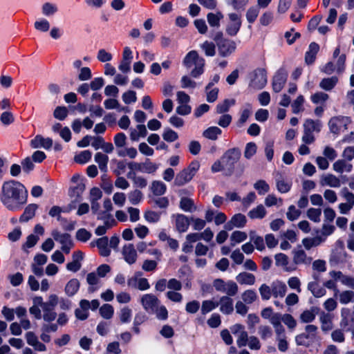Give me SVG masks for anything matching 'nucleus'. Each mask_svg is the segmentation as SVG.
<instances>
[{"mask_svg":"<svg viewBox=\"0 0 354 354\" xmlns=\"http://www.w3.org/2000/svg\"><path fill=\"white\" fill-rule=\"evenodd\" d=\"M241 151L238 148L227 150L221 157V161L227 169H232L241 158Z\"/></svg>","mask_w":354,"mask_h":354,"instance_id":"0eeeda50","label":"nucleus"},{"mask_svg":"<svg viewBox=\"0 0 354 354\" xmlns=\"http://www.w3.org/2000/svg\"><path fill=\"white\" fill-rule=\"evenodd\" d=\"M130 131V138L132 141H138L140 138H145L147 134L144 124H138L136 129H131Z\"/></svg>","mask_w":354,"mask_h":354,"instance_id":"cd10ccee","label":"nucleus"},{"mask_svg":"<svg viewBox=\"0 0 354 354\" xmlns=\"http://www.w3.org/2000/svg\"><path fill=\"white\" fill-rule=\"evenodd\" d=\"M234 99H225L223 102L218 103L216 106V113L221 114L226 113L229 111L230 108L234 105Z\"/></svg>","mask_w":354,"mask_h":354,"instance_id":"58836bf2","label":"nucleus"},{"mask_svg":"<svg viewBox=\"0 0 354 354\" xmlns=\"http://www.w3.org/2000/svg\"><path fill=\"white\" fill-rule=\"evenodd\" d=\"M330 278L338 279L342 284L347 287L354 288V277L344 275L341 271L331 270L328 272Z\"/></svg>","mask_w":354,"mask_h":354,"instance_id":"f3484780","label":"nucleus"},{"mask_svg":"<svg viewBox=\"0 0 354 354\" xmlns=\"http://www.w3.org/2000/svg\"><path fill=\"white\" fill-rule=\"evenodd\" d=\"M92 246L96 245L99 249L100 255L108 257L111 254V250L109 248V239L107 236H103L97 239L95 242H91Z\"/></svg>","mask_w":354,"mask_h":354,"instance_id":"aec40b11","label":"nucleus"},{"mask_svg":"<svg viewBox=\"0 0 354 354\" xmlns=\"http://www.w3.org/2000/svg\"><path fill=\"white\" fill-rule=\"evenodd\" d=\"M219 310L225 315H230L234 311V302L232 297L222 296L220 297L218 301Z\"/></svg>","mask_w":354,"mask_h":354,"instance_id":"dca6fc26","label":"nucleus"},{"mask_svg":"<svg viewBox=\"0 0 354 354\" xmlns=\"http://www.w3.org/2000/svg\"><path fill=\"white\" fill-rule=\"evenodd\" d=\"M221 133L222 131L218 127H210L203 131V136L209 140H216Z\"/></svg>","mask_w":354,"mask_h":354,"instance_id":"4c0bfd02","label":"nucleus"},{"mask_svg":"<svg viewBox=\"0 0 354 354\" xmlns=\"http://www.w3.org/2000/svg\"><path fill=\"white\" fill-rule=\"evenodd\" d=\"M247 234L241 231H234L230 236V241L232 246H235L236 244L240 243L246 240Z\"/></svg>","mask_w":354,"mask_h":354,"instance_id":"37998d69","label":"nucleus"},{"mask_svg":"<svg viewBox=\"0 0 354 354\" xmlns=\"http://www.w3.org/2000/svg\"><path fill=\"white\" fill-rule=\"evenodd\" d=\"M307 288L317 298L322 297L326 294L324 286H320L317 281L309 282Z\"/></svg>","mask_w":354,"mask_h":354,"instance_id":"4be33fe9","label":"nucleus"},{"mask_svg":"<svg viewBox=\"0 0 354 354\" xmlns=\"http://www.w3.org/2000/svg\"><path fill=\"white\" fill-rule=\"evenodd\" d=\"M322 127V122L319 120L306 119L304 123V129L312 133H319Z\"/></svg>","mask_w":354,"mask_h":354,"instance_id":"bb28decb","label":"nucleus"},{"mask_svg":"<svg viewBox=\"0 0 354 354\" xmlns=\"http://www.w3.org/2000/svg\"><path fill=\"white\" fill-rule=\"evenodd\" d=\"M117 154L120 157H129L131 159L135 158L138 155L137 149L133 147H126L122 149H118Z\"/></svg>","mask_w":354,"mask_h":354,"instance_id":"8fccbe9b","label":"nucleus"},{"mask_svg":"<svg viewBox=\"0 0 354 354\" xmlns=\"http://www.w3.org/2000/svg\"><path fill=\"white\" fill-rule=\"evenodd\" d=\"M172 218L175 221V227L178 232H185L188 230L190 223L189 218L186 216L177 214H174Z\"/></svg>","mask_w":354,"mask_h":354,"instance_id":"a211bd4d","label":"nucleus"},{"mask_svg":"<svg viewBox=\"0 0 354 354\" xmlns=\"http://www.w3.org/2000/svg\"><path fill=\"white\" fill-rule=\"evenodd\" d=\"M223 18V15L221 12L216 13L209 12L207 15V20L211 27L218 28L220 26V21Z\"/></svg>","mask_w":354,"mask_h":354,"instance_id":"c9c22d12","label":"nucleus"},{"mask_svg":"<svg viewBox=\"0 0 354 354\" xmlns=\"http://www.w3.org/2000/svg\"><path fill=\"white\" fill-rule=\"evenodd\" d=\"M132 310L128 307L124 306L120 310L119 317L122 323H129L131 319Z\"/></svg>","mask_w":354,"mask_h":354,"instance_id":"603ef678","label":"nucleus"},{"mask_svg":"<svg viewBox=\"0 0 354 354\" xmlns=\"http://www.w3.org/2000/svg\"><path fill=\"white\" fill-rule=\"evenodd\" d=\"M277 266L282 267L286 271L290 272L296 270V267H288V257L283 253H279L274 256Z\"/></svg>","mask_w":354,"mask_h":354,"instance_id":"a878e982","label":"nucleus"},{"mask_svg":"<svg viewBox=\"0 0 354 354\" xmlns=\"http://www.w3.org/2000/svg\"><path fill=\"white\" fill-rule=\"evenodd\" d=\"M292 186V183L289 178H280L277 182L278 190L281 193L288 192Z\"/></svg>","mask_w":354,"mask_h":354,"instance_id":"6e6d98bb","label":"nucleus"},{"mask_svg":"<svg viewBox=\"0 0 354 354\" xmlns=\"http://www.w3.org/2000/svg\"><path fill=\"white\" fill-rule=\"evenodd\" d=\"M151 191L155 195L160 196L165 194L166 191V186L162 182L155 180L152 183Z\"/></svg>","mask_w":354,"mask_h":354,"instance_id":"052dcab7","label":"nucleus"},{"mask_svg":"<svg viewBox=\"0 0 354 354\" xmlns=\"http://www.w3.org/2000/svg\"><path fill=\"white\" fill-rule=\"evenodd\" d=\"M325 239L322 236H315L313 238H305L302 240V244L306 250H310L313 247L319 245Z\"/></svg>","mask_w":354,"mask_h":354,"instance_id":"72a5a7b5","label":"nucleus"},{"mask_svg":"<svg viewBox=\"0 0 354 354\" xmlns=\"http://www.w3.org/2000/svg\"><path fill=\"white\" fill-rule=\"evenodd\" d=\"M322 210L319 208H310L307 211L308 218L315 223H319L321 219Z\"/></svg>","mask_w":354,"mask_h":354,"instance_id":"e2e57ef3","label":"nucleus"},{"mask_svg":"<svg viewBox=\"0 0 354 354\" xmlns=\"http://www.w3.org/2000/svg\"><path fill=\"white\" fill-rule=\"evenodd\" d=\"M250 241H252L256 248L259 251H263L265 249L264 240L263 237L255 234L254 232H250Z\"/></svg>","mask_w":354,"mask_h":354,"instance_id":"13d9d810","label":"nucleus"},{"mask_svg":"<svg viewBox=\"0 0 354 354\" xmlns=\"http://www.w3.org/2000/svg\"><path fill=\"white\" fill-rule=\"evenodd\" d=\"M317 313V310L315 308L305 310L301 313L299 320L304 324L311 323L315 320Z\"/></svg>","mask_w":354,"mask_h":354,"instance_id":"7c9ffc66","label":"nucleus"},{"mask_svg":"<svg viewBox=\"0 0 354 354\" xmlns=\"http://www.w3.org/2000/svg\"><path fill=\"white\" fill-rule=\"evenodd\" d=\"M97 218L103 221V225H98L95 230V234L97 236L105 234L108 230L112 228L117 223L112 216L104 212L98 214Z\"/></svg>","mask_w":354,"mask_h":354,"instance_id":"39448f33","label":"nucleus"},{"mask_svg":"<svg viewBox=\"0 0 354 354\" xmlns=\"http://www.w3.org/2000/svg\"><path fill=\"white\" fill-rule=\"evenodd\" d=\"M328 97L329 96L328 94L320 91L312 95L310 99L314 104H319L325 102L328 100Z\"/></svg>","mask_w":354,"mask_h":354,"instance_id":"774afa93","label":"nucleus"},{"mask_svg":"<svg viewBox=\"0 0 354 354\" xmlns=\"http://www.w3.org/2000/svg\"><path fill=\"white\" fill-rule=\"evenodd\" d=\"M247 222L245 215L242 214H236L234 215L230 221L225 224L224 228L226 230H232L234 227L241 228L243 227Z\"/></svg>","mask_w":354,"mask_h":354,"instance_id":"2eb2a0df","label":"nucleus"},{"mask_svg":"<svg viewBox=\"0 0 354 354\" xmlns=\"http://www.w3.org/2000/svg\"><path fill=\"white\" fill-rule=\"evenodd\" d=\"M212 286L216 292L225 294V296L234 297L239 292L237 283L232 280L225 281L218 278L213 281Z\"/></svg>","mask_w":354,"mask_h":354,"instance_id":"f03ea898","label":"nucleus"},{"mask_svg":"<svg viewBox=\"0 0 354 354\" xmlns=\"http://www.w3.org/2000/svg\"><path fill=\"white\" fill-rule=\"evenodd\" d=\"M53 140L50 138H44L41 135L36 136L34 139L31 140V147L32 148H44L45 149H50L53 146Z\"/></svg>","mask_w":354,"mask_h":354,"instance_id":"6ab92c4d","label":"nucleus"},{"mask_svg":"<svg viewBox=\"0 0 354 354\" xmlns=\"http://www.w3.org/2000/svg\"><path fill=\"white\" fill-rule=\"evenodd\" d=\"M292 261L295 265H310L312 262V258L308 257L306 252L301 249H295L292 252Z\"/></svg>","mask_w":354,"mask_h":354,"instance_id":"4468645a","label":"nucleus"},{"mask_svg":"<svg viewBox=\"0 0 354 354\" xmlns=\"http://www.w3.org/2000/svg\"><path fill=\"white\" fill-rule=\"evenodd\" d=\"M38 208L37 205L32 203L29 204L25 208L24 213L21 215L19 218L20 222H27L35 216V212Z\"/></svg>","mask_w":354,"mask_h":354,"instance_id":"c85d7f7f","label":"nucleus"},{"mask_svg":"<svg viewBox=\"0 0 354 354\" xmlns=\"http://www.w3.org/2000/svg\"><path fill=\"white\" fill-rule=\"evenodd\" d=\"M200 47L207 57H213L216 54V45L212 41H205L200 45Z\"/></svg>","mask_w":354,"mask_h":354,"instance_id":"ea45409f","label":"nucleus"},{"mask_svg":"<svg viewBox=\"0 0 354 354\" xmlns=\"http://www.w3.org/2000/svg\"><path fill=\"white\" fill-rule=\"evenodd\" d=\"M286 285L281 281H275L272 284V292L274 297H283L286 293Z\"/></svg>","mask_w":354,"mask_h":354,"instance_id":"c756f323","label":"nucleus"},{"mask_svg":"<svg viewBox=\"0 0 354 354\" xmlns=\"http://www.w3.org/2000/svg\"><path fill=\"white\" fill-rule=\"evenodd\" d=\"M95 162L98 165L99 169L102 172H106L109 157L104 153L97 152L94 156Z\"/></svg>","mask_w":354,"mask_h":354,"instance_id":"2f4dec72","label":"nucleus"},{"mask_svg":"<svg viewBox=\"0 0 354 354\" xmlns=\"http://www.w3.org/2000/svg\"><path fill=\"white\" fill-rule=\"evenodd\" d=\"M304 102V98L303 95H299L297 99L292 104V112L295 114L299 113L303 111V104Z\"/></svg>","mask_w":354,"mask_h":354,"instance_id":"69168bd1","label":"nucleus"},{"mask_svg":"<svg viewBox=\"0 0 354 354\" xmlns=\"http://www.w3.org/2000/svg\"><path fill=\"white\" fill-rule=\"evenodd\" d=\"M218 53L221 57H227L233 53L236 48V43L229 39H221L217 43Z\"/></svg>","mask_w":354,"mask_h":354,"instance_id":"9b49d317","label":"nucleus"},{"mask_svg":"<svg viewBox=\"0 0 354 354\" xmlns=\"http://www.w3.org/2000/svg\"><path fill=\"white\" fill-rule=\"evenodd\" d=\"M92 156V153L89 150H84L75 154L74 160L79 164H85L88 162Z\"/></svg>","mask_w":354,"mask_h":354,"instance_id":"a19ab883","label":"nucleus"},{"mask_svg":"<svg viewBox=\"0 0 354 354\" xmlns=\"http://www.w3.org/2000/svg\"><path fill=\"white\" fill-rule=\"evenodd\" d=\"M288 77L287 73L283 69H279L273 77L272 88L274 92H280L284 86Z\"/></svg>","mask_w":354,"mask_h":354,"instance_id":"ddd939ff","label":"nucleus"},{"mask_svg":"<svg viewBox=\"0 0 354 354\" xmlns=\"http://www.w3.org/2000/svg\"><path fill=\"white\" fill-rule=\"evenodd\" d=\"M218 306V304H217V301H214L212 299L208 300H204L202 302L201 306V313L203 315H206L208 313L211 312L214 309H215L216 307Z\"/></svg>","mask_w":354,"mask_h":354,"instance_id":"09e8293b","label":"nucleus"},{"mask_svg":"<svg viewBox=\"0 0 354 354\" xmlns=\"http://www.w3.org/2000/svg\"><path fill=\"white\" fill-rule=\"evenodd\" d=\"M58 11L57 6L51 3H45L41 8L42 14L46 17H50Z\"/></svg>","mask_w":354,"mask_h":354,"instance_id":"864d4df0","label":"nucleus"},{"mask_svg":"<svg viewBox=\"0 0 354 354\" xmlns=\"http://www.w3.org/2000/svg\"><path fill=\"white\" fill-rule=\"evenodd\" d=\"M267 84V74L263 68H257L250 74L249 87L254 90L262 89Z\"/></svg>","mask_w":354,"mask_h":354,"instance_id":"7ed1b4c3","label":"nucleus"},{"mask_svg":"<svg viewBox=\"0 0 354 354\" xmlns=\"http://www.w3.org/2000/svg\"><path fill=\"white\" fill-rule=\"evenodd\" d=\"M252 112V106L250 104L245 105L244 109L241 112V115L239 119V125H243L249 118Z\"/></svg>","mask_w":354,"mask_h":354,"instance_id":"680f3d73","label":"nucleus"},{"mask_svg":"<svg viewBox=\"0 0 354 354\" xmlns=\"http://www.w3.org/2000/svg\"><path fill=\"white\" fill-rule=\"evenodd\" d=\"M319 50V46L315 43L310 44L308 50L305 55V62L307 64H313L316 58V55Z\"/></svg>","mask_w":354,"mask_h":354,"instance_id":"393cba45","label":"nucleus"},{"mask_svg":"<svg viewBox=\"0 0 354 354\" xmlns=\"http://www.w3.org/2000/svg\"><path fill=\"white\" fill-rule=\"evenodd\" d=\"M205 62V59L201 57H199L196 60L194 64L195 67L191 72V74L194 77H198L203 73Z\"/></svg>","mask_w":354,"mask_h":354,"instance_id":"49530a36","label":"nucleus"},{"mask_svg":"<svg viewBox=\"0 0 354 354\" xmlns=\"http://www.w3.org/2000/svg\"><path fill=\"white\" fill-rule=\"evenodd\" d=\"M78 178H73V183L75 184L74 185H71L70 187V194L72 196H80L83 191L84 190V185L82 183H78L77 180Z\"/></svg>","mask_w":354,"mask_h":354,"instance_id":"c03bdc74","label":"nucleus"},{"mask_svg":"<svg viewBox=\"0 0 354 354\" xmlns=\"http://www.w3.org/2000/svg\"><path fill=\"white\" fill-rule=\"evenodd\" d=\"M227 16L228 22L225 31L227 35L233 37L236 35L241 27V15L237 13H229Z\"/></svg>","mask_w":354,"mask_h":354,"instance_id":"6e6552de","label":"nucleus"},{"mask_svg":"<svg viewBox=\"0 0 354 354\" xmlns=\"http://www.w3.org/2000/svg\"><path fill=\"white\" fill-rule=\"evenodd\" d=\"M51 236L57 242L62 245L61 249L63 252L66 254L70 252L74 244L69 234L62 233L55 229L51 232Z\"/></svg>","mask_w":354,"mask_h":354,"instance_id":"20e7f679","label":"nucleus"},{"mask_svg":"<svg viewBox=\"0 0 354 354\" xmlns=\"http://www.w3.org/2000/svg\"><path fill=\"white\" fill-rule=\"evenodd\" d=\"M232 333L237 337L236 344L239 348L247 345L248 334L245 330L244 326L241 324H235L231 328Z\"/></svg>","mask_w":354,"mask_h":354,"instance_id":"9d476101","label":"nucleus"},{"mask_svg":"<svg viewBox=\"0 0 354 354\" xmlns=\"http://www.w3.org/2000/svg\"><path fill=\"white\" fill-rule=\"evenodd\" d=\"M140 302L147 312L153 313L160 301L156 296L152 294H145L141 297Z\"/></svg>","mask_w":354,"mask_h":354,"instance_id":"f8f14e48","label":"nucleus"},{"mask_svg":"<svg viewBox=\"0 0 354 354\" xmlns=\"http://www.w3.org/2000/svg\"><path fill=\"white\" fill-rule=\"evenodd\" d=\"M257 150V145L254 142H250L246 144L244 156L247 159H250L256 153Z\"/></svg>","mask_w":354,"mask_h":354,"instance_id":"0e129e2a","label":"nucleus"},{"mask_svg":"<svg viewBox=\"0 0 354 354\" xmlns=\"http://www.w3.org/2000/svg\"><path fill=\"white\" fill-rule=\"evenodd\" d=\"M351 122L349 117L336 116L332 118L328 122L330 131L335 134L339 133L343 130L347 129L348 125Z\"/></svg>","mask_w":354,"mask_h":354,"instance_id":"423d86ee","label":"nucleus"},{"mask_svg":"<svg viewBox=\"0 0 354 354\" xmlns=\"http://www.w3.org/2000/svg\"><path fill=\"white\" fill-rule=\"evenodd\" d=\"M333 170L338 174L349 173L353 169V165L345 160H337L333 165Z\"/></svg>","mask_w":354,"mask_h":354,"instance_id":"412c9836","label":"nucleus"},{"mask_svg":"<svg viewBox=\"0 0 354 354\" xmlns=\"http://www.w3.org/2000/svg\"><path fill=\"white\" fill-rule=\"evenodd\" d=\"M114 144L117 148V151L118 149H124V147L127 142V136L124 133H118L115 135L113 138Z\"/></svg>","mask_w":354,"mask_h":354,"instance_id":"bf43d9fd","label":"nucleus"},{"mask_svg":"<svg viewBox=\"0 0 354 354\" xmlns=\"http://www.w3.org/2000/svg\"><path fill=\"white\" fill-rule=\"evenodd\" d=\"M121 254L124 261L129 265L134 264L137 261L138 253L132 243L124 245L121 250Z\"/></svg>","mask_w":354,"mask_h":354,"instance_id":"1a4fd4ad","label":"nucleus"},{"mask_svg":"<svg viewBox=\"0 0 354 354\" xmlns=\"http://www.w3.org/2000/svg\"><path fill=\"white\" fill-rule=\"evenodd\" d=\"M80 288V282L77 279H71L65 286V292L69 296L72 297L76 294Z\"/></svg>","mask_w":354,"mask_h":354,"instance_id":"f704fd0d","label":"nucleus"},{"mask_svg":"<svg viewBox=\"0 0 354 354\" xmlns=\"http://www.w3.org/2000/svg\"><path fill=\"white\" fill-rule=\"evenodd\" d=\"M236 280L241 285L252 286L254 284L256 278L252 273L243 272L236 275Z\"/></svg>","mask_w":354,"mask_h":354,"instance_id":"b1692460","label":"nucleus"},{"mask_svg":"<svg viewBox=\"0 0 354 354\" xmlns=\"http://www.w3.org/2000/svg\"><path fill=\"white\" fill-rule=\"evenodd\" d=\"M338 78L336 76L324 78L319 83V87L326 91H331L337 84Z\"/></svg>","mask_w":354,"mask_h":354,"instance_id":"473e14b6","label":"nucleus"},{"mask_svg":"<svg viewBox=\"0 0 354 354\" xmlns=\"http://www.w3.org/2000/svg\"><path fill=\"white\" fill-rule=\"evenodd\" d=\"M321 328L323 332L327 333L333 328V316L329 313H322L319 316Z\"/></svg>","mask_w":354,"mask_h":354,"instance_id":"5701e85b","label":"nucleus"},{"mask_svg":"<svg viewBox=\"0 0 354 354\" xmlns=\"http://www.w3.org/2000/svg\"><path fill=\"white\" fill-rule=\"evenodd\" d=\"M100 315L106 319H110L113 317L114 314V308L113 307L109 304H103L100 308Z\"/></svg>","mask_w":354,"mask_h":354,"instance_id":"de8ad7c7","label":"nucleus"},{"mask_svg":"<svg viewBox=\"0 0 354 354\" xmlns=\"http://www.w3.org/2000/svg\"><path fill=\"white\" fill-rule=\"evenodd\" d=\"M34 26L39 31L47 32L50 28V23L45 19H40L35 22Z\"/></svg>","mask_w":354,"mask_h":354,"instance_id":"338daca9","label":"nucleus"},{"mask_svg":"<svg viewBox=\"0 0 354 354\" xmlns=\"http://www.w3.org/2000/svg\"><path fill=\"white\" fill-rule=\"evenodd\" d=\"M180 207L185 212H192L196 210L194 201L192 199L186 197L181 198L180 202Z\"/></svg>","mask_w":354,"mask_h":354,"instance_id":"4d7b16f0","label":"nucleus"},{"mask_svg":"<svg viewBox=\"0 0 354 354\" xmlns=\"http://www.w3.org/2000/svg\"><path fill=\"white\" fill-rule=\"evenodd\" d=\"M241 298L245 304H251L257 299V295L253 290H247L242 293Z\"/></svg>","mask_w":354,"mask_h":354,"instance_id":"5fc2aeb1","label":"nucleus"},{"mask_svg":"<svg viewBox=\"0 0 354 354\" xmlns=\"http://www.w3.org/2000/svg\"><path fill=\"white\" fill-rule=\"evenodd\" d=\"M28 190L20 182L15 180L5 181L0 192V201L10 211H18L26 204Z\"/></svg>","mask_w":354,"mask_h":354,"instance_id":"f257e3e1","label":"nucleus"},{"mask_svg":"<svg viewBox=\"0 0 354 354\" xmlns=\"http://www.w3.org/2000/svg\"><path fill=\"white\" fill-rule=\"evenodd\" d=\"M339 300L342 304L354 302V292L352 290L342 291L339 294Z\"/></svg>","mask_w":354,"mask_h":354,"instance_id":"3c124183","label":"nucleus"},{"mask_svg":"<svg viewBox=\"0 0 354 354\" xmlns=\"http://www.w3.org/2000/svg\"><path fill=\"white\" fill-rule=\"evenodd\" d=\"M199 55L196 50L189 51L183 59V64L187 68H190L192 65L195 64V62L198 59Z\"/></svg>","mask_w":354,"mask_h":354,"instance_id":"a18cd8bd","label":"nucleus"},{"mask_svg":"<svg viewBox=\"0 0 354 354\" xmlns=\"http://www.w3.org/2000/svg\"><path fill=\"white\" fill-rule=\"evenodd\" d=\"M200 168V163L198 161H194L190 163L189 167L184 169L182 176L184 177L194 176Z\"/></svg>","mask_w":354,"mask_h":354,"instance_id":"79ce46f5","label":"nucleus"},{"mask_svg":"<svg viewBox=\"0 0 354 354\" xmlns=\"http://www.w3.org/2000/svg\"><path fill=\"white\" fill-rule=\"evenodd\" d=\"M266 215V210L262 205H259L248 212V216L252 219H261Z\"/></svg>","mask_w":354,"mask_h":354,"instance_id":"e433bc0d","label":"nucleus"}]
</instances>
